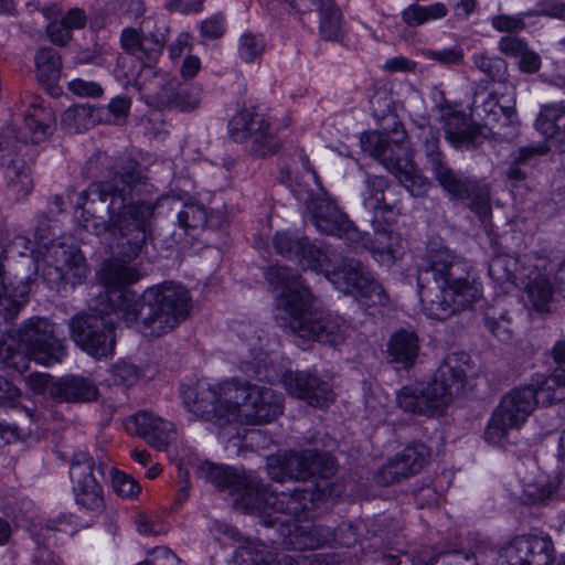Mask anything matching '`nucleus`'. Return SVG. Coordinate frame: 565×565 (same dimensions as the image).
<instances>
[{
	"label": "nucleus",
	"mask_w": 565,
	"mask_h": 565,
	"mask_svg": "<svg viewBox=\"0 0 565 565\" xmlns=\"http://www.w3.org/2000/svg\"><path fill=\"white\" fill-rule=\"evenodd\" d=\"M140 278L141 274L136 266L119 259L103 263L98 279L106 288V295L99 297L93 312L79 313L70 321L71 338L87 354L100 359L114 353L116 337L110 316L128 327L137 321L142 301L127 287Z\"/></svg>",
	"instance_id": "1"
},
{
	"label": "nucleus",
	"mask_w": 565,
	"mask_h": 565,
	"mask_svg": "<svg viewBox=\"0 0 565 565\" xmlns=\"http://www.w3.org/2000/svg\"><path fill=\"white\" fill-rule=\"evenodd\" d=\"M141 179L138 164L128 161L120 170L113 172L110 180L94 182L82 191L77 201V205L84 209L89 201L104 203L109 199V223L99 222L98 217L92 216L84 226L96 235L109 233L115 247L127 258L139 255L154 211V205L150 202L130 201L132 191L141 183Z\"/></svg>",
	"instance_id": "2"
},
{
	"label": "nucleus",
	"mask_w": 565,
	"mask_h": 565,
	"mask_svg": "<svg viewBox=\"0 0 565 565\" xmlns=\"http://www.w3.org/2000/svg\"><path fill=\"white\" fill-rule=\"evenodd\" d=\"M268 282L281 288L276 299V320L303 340L338 345L347 337L349 327L344 320L313 308L315 297L300 275L286 266H273L266 273Z\"/></svg>",
	"instance_id": "3"
},
{
	"label": "nucleus",
	"mask_w": 565,
	"mask_h": 565,
	"mask_svg": "<svg viewBox=\"0 0 565 565\" xmlns=\"http://www.w3.org/2000/svg\"><path fill=\"white\" fill-rule=\"evenodd\" d=\"M181 394L184 407L215 426L241 454L236 439L247 431V381L237 376L215 382L198 381Z\"/></svg>",
	"instance_id": "4"
},
{
	"label": "nucleus",
	"mask_w": 565,
	"mask_h": 565,
	"mask_svg": "<svg viewBox=\"0 0 565 565\" xmlns=\"http://www.w3.org/2000/svg\"><path fill=\"white\" fill-rule=\"evenodd\" d=\"M427 269L434 275L435 287L418 286L425 313L445 320L470 308L481 296V286L470 276V266L448 248L431 250L426 257Z\"/></svg>",
	"instance_id": "5"
},
{
	"label": "nucleus",
	"mask_w": 565,
	"mask_h": 565,
	"mask_svg": "<svg viewBox=\"0 0 565 565\" xmlns=\"http://www.w3.org/2000/svg\"><path fill=\"white\" fill-rule=\"evenodd\" d=\"M472 372L471 358L466 352L446 355L426 385H407L397 393V405L407 413L434 417L443 415L455 397L460 396Z\"/></svg>",
	"instance_id": "6"
},
{
	"label": "nucleus",
	"mask_w": 565,
	"mask_h": 565,
	"mask_svg": "<svg viewBox=\"0 0 565 565\" xmlns=\"http://www.w3.org/2000/svg\"><path fill=\"white\" fill-rule=\"evenodd\" d=\"M149 315L138 326L146 338L162 337L184 321L191 310V297L182 285L166 281L149 287L143 292Z\"/></svg>",
	"instance_id": "7"
},
{
	"label": "nucleus",
	"mask_w": 565,
	"mask_h": 565,
	"mask_svg": "<svg viewBox=\"0 0 565 565\" xmlns=\"http://www.w3.org/2000/svg\"><path fill=\"white\" fill-rule=\"evenodd\" d=\"M478 93L471 105V117L498 141H511L519 134L520 121L515 109V87Z\"/></svg>",
	"instance_id": "8"
},
{
	"label": "nucleus",
	"mask_w": 565,
	"mask_h": 565,
	"mask_svg": "<svg viewBox=\"0 0 565 565\" xmlns=\"http://www.w3.org/2000/svg\"><path fill=\"white\" fill-rule=\"evenodd\" d=\"M535 406V394L531 386L515 388L505 394L486 427V441L502 444L511 430L523 426Z\"/></svg>",
	"instance_id": "9"
},
{
	"label": "nucleus",
	"mask_w": 565,
	"mask_h": 565,
	"mask_svg": "<svg viewBox=\"0 0 565 565\" xmlns=\"http://www.w3.org/2000/svg\"><path fill=\"white\" fill-rule=\"evenodd\" d=\"M327 279L340 291L352 295L363 305L386 306L388 296L360 260L345 258L333 270H327Z\"/></svg>",
	"instance_id": "10"
},
{
	"label": "nucleus",
	"mask_w": 565,
	"mask_h": 565,
	"mask_svg": "<svg viewBox=\"0 0 565 565\" xmlns=\"http://www.w3.org/2000/svg\"><path fill=\"white\" fill-rule=\"evenodd\" d=\"M20 347L30 360L49 366L66 355L64 340L56 335L55 326L45 318L32 317L19 330Z\"/></svg>",
	"instance_id": "11"
},
{
	"label": "nucleus",
	"mask_w": 565,
	"mask_h": 565,
	"mask_svg": "<svg viewBox=\"0 0 565 565\" xmlns=\"http://www.w3.org/2000/svg\"><path fill=\"white\" fill-rule=\"evenodd\" d=\"M423 145L420 151L426 158L428 168L440 186L454 199L467 200L478 188L473 180L457 174L447 163L440 149L437 130L427 128L422 131Z\"/></svg>",
	"instance_id": "12"
},
{
	"label": "nucleus",
	"mask_w": 565,
	"mask_h": 565,
	"mask_svg": "<svg viewBox=\"0 0 565 565\" xmlns=\"http://www.w3.org/2000/svg\"><path fill=\"white\" fill-rule=\"evenodd\" d=\"M306 210L311 224L320 234L335 236L350 245L365 238L349 216L327 194L310 198Z\"/></svg>",
	"instance_id": "13"
},
{
	"label": "nucleus",
	"mask_w": 565,
	"mask_h": 565,
	"mask_svg": "<svg viewBox=\"0 0 565 565\" xmlns=\"http://www.w3.org/2000/svg\"><path fill=\"white\" fill-rule=\"evenodd\" d=\"M94 458L83 451L75 452L70 463V479L76 504L88 512L100 513L105 501L95 475Z\"/></svg>",
	"instance_id": "14"
},
{
	"label": "nucleus",
	"mask_w": 565,
	"mask_h": 565,
	"mask_svg": "<svg viewBox=\"0 0 565 565\" xmlns=\"http://www.w3.org/2000/svg\"><path fill=\"white\" fill-rule=\"evenodd\" d=\"M555 548L548 535H519L500 551L497 565H553Z\"/></svg>",
	"instance_id": "15"
},
{
	"label": "nucleus",
	"mask_w": 565,
	"mask_h": 565,
	"mask_svg": "<svg viewBox=\"0 0 565 565\" xmlns=\"http://www.w3.org/2000/svg\"><path fill=\"white\" fill-rule=\"evenodd\" d=\"M361 146L394 177L409 173L413 160L406 142L388 139L379 131H371L362 135Z\"/></svg>",
	"instance_id": "16"
},
{
	"label": "nucleus",
	"mask_w": 565,
	"mask_h": 565,
	"mask_svg": "<svg viewBox=\"0 0 565 565\" xmlns=\"http://www.w3.org/2000/svg\"><path fill=\"white\" fill-rule=\"evenodd\" d=\"M200 473L203 479L227 495L236 511L247 513V477L243 467L204 462L200 466Z\"/></svg>",
	"instance_id": "17"
},
{
	"label": "nucleus",
	"mask_w": 565,
	"mask_h": 565,
	"mask_svg": "<svg viewBox=\"0 0 565 565\" xmlns=\"http://www.w3.org/2000/svg\"><path fill=\"white\" fill-rule=\"evenodd\" d=\"M282 382L286 391L294 397L306 402L311 407L324 408L334 401L331 384L316 373L297 371L287 372Z\"/></svg>",
	"instance_id": "18"
},
{
	"label": "nucleus",
	"mask_w": 565,
	"mask_h": 565,
	"mask_svg": "<svg viewBox=\"0 0 565 565\" xmlns=\"http://www.w3.org/2000/svg\"><path fill=\"white\" fill-rule=\"evenodd\" d=\"M395 196V188H391L386 178L366 175L362 199L364 207L373 213V218L381 217L388 223L399 215L401 200Z\"/></svg>",
	"instance_id": "19"
},
{
	"label": "nucleus",
	"mask_w": 565,
	"mask_h": 565,
	"mask_svg": "<svg viewBox=\"0 0 565 565\" xmlns=\"http://www.w3.org/2000/svg\"><path fill=\"white\" fill-rule=\"evenodd\" d=\"M298 18L315 11L319 14V32L322 39L333 41L341 35V12L333 0H284Z\"/></svg>",
	"instance_id": "20"
},
{
	"label": "nucleus",
	"mask_w": 565,
	"mask_h": 565,
	"mask_svg": "<svg viewBox=\"0 0 565 565\" xmlns=\"http://www.w3.org/2000/svg\"><path fill=\"white\" fill-rule=\"evenodd\" d=\"M44 18L49 21L45 31L49 40L57 46H64L73 39V31L84 29L87 15L81 8H73L62 15V9L49 4L42 9Z\"/></svg>",
	"instance_id": "21"
},
{
	"label": "nucleus",
	"mask_w": 565,
	"mask_h": 565,
	"mask_svg": "<svg viewBox=\"0 0 565 565\" xmlns=\"http://www.w3.org/2000/svg\"><path fill=\"white\" fill-rule=\"evenodd\" d=\"M278 126L273 121L269 109L254 107L249 111V139L252 151L258 157L274 154L279 149V140L276 137Z\"/></svg>",
	"instance_id": "22"
},
{
	"label": "nucleus",
	"mask_w": 565,
	"mask_h": 565,
	"mask_svg": "<svg viewBox=\"0 0 565 565\" xmlns=\"http://www.w3.org/2000/svg\"><path fill=\"white\" fill-rule=\"evenodd\" d=\"M55 115L43 100L35 98L24 116L19 138L24 142L39 143L53 132Z\"/></svg>",
	"instance_id": "23"
},
{
	"label": "nucleus",
	"mask_w": 565,
	"mask_h": 565,
	"mask_svg": "<svg viewBox=\"0 0 565 565\" xmlns=\"http://www.w3.org/2000/svg\"><path fill=\"white\" fill-rule=\"evenodd\" d=\"M282 413V396L270 387L249 385V424H268Z\"/></svg>",
	"instance_id": "24"
},
{
	"label": "nucleus",
	"mask_w": 565,
	"mask_h": 565,
	"mask_svg": "<svg viewBox=\"0 0 565 565\" xmlns=\"http://www.w3.org/2000/svg\"><path fill=\"white\" fill-rule=\"evenodd\" d=\"M129 423L134 426L135 433L146 439L148 444L158 450H166L173 425L156 416L151 412L140 411L132 415Z\"/></svg>",
	"instance_id": "25"
},
{
	"label": "nucleus",
	"mask_w": 565,
	"mask_h": 565,
	"mask_svg": "<svg viewBox=\"0 0 565 565\" xmlns=\"http://www.w3.org/2000/svg\"><path fill=\"white\" fill-rule=\"evenodd\" d=\"M50 395L58 402H90L97 398V386L83 376H63L50 386Z\"/></svg>",
	"instance_id": "26"
},
{
	"label": "nucleus",
	"mask_w": 565,
	"mask_h": 565,
	"mask_svg": "<svg viewBox=\"0 0 565 565\" xmlns=\"http://www.w3.org/2000/svg\"><path fill=\"white\" fill-rule=\"evenodd\" d=\"M536 128L565 152V103L543 105L535 121Z\"/></svg>",
	"instance_id": "27"
},
{
	"label": "nucleus",
	"mask_w": 565,
	"mask_h": 565,
	"mask_svg": "<svg viewBox=\"0 0 565 565\" xmlns=\"http://www.w3.org/2000/svg\"><path fill=\"white\" fill-rule=\"evenodd\" d=\"M178 225L185 230H200L204 227L220 228L225 223V215L221 211L207 212L205 206L195 201L185 202L177 215Z\"/></svg>",
	"instance_id": "28"
},
{
	"label": "nucleus",
	"mask_w": 565,
	"mask_h": 565,
	"mask_svg": "<svg viewBox=\"0 0 565 565\" xmlns=\"http://www.w3.org/2000/svg\"><path fill=\"white\" fill-rule=\"evenodd\" d=\"M419 339L415 331L399 329L394 332L386 345L387 358L404 369L412 367L419 353Z\"/></svg>",
	"instance_id": "29"
},
{
	"label": "nucleus",
	"mask_w": 565,
	"mask_h": 565,
	"mask_svg": "<svg viewBox=\"0 0 565 565\" xmlns=\"http://www.w3.org/2000/svg\"><path fill=\"white\" fill-rule=\"evenodd\" d=\"M381 217L372 218L374 235L371 238L370 234L362 233L363 238L361 242L352 243L351 246L359 248L363 247L379 254H386L395 257L402 249V238L393 230L383 226Z\"/></svg>",
	"instance_id": "30"
},
{
	"label": "nucleus",
	"mask_w": 565,
	"mask_h": 565,
	"mask_svg": "<svg viewBox=\"0 0 565 565\" xmlns=\"http://www.w3.org/2000/svg\"><path fill=\"white\" fill-rule=\"evenodd\" d=\"M55 269L58 278L66 284H81L88 274V267L82 253L75 248L60 246L54 250Z\"/></svg>",
	"instance_id": "31"
},
{
	"label": "nucleus",
	"mask_w": 565,
	"mask_h": 565,
	"mask_svg": "<svg viewBox=\"0 0 565 565\" xmlns=\"http://www.w3.org/2000/svg\"><path fill=\"white\" fill-rule=\"evenodd\" d=\"M309 449L301 451H288L268 458V466L279 468L291 479L307 481L310 479Z\"/></svg>",
	"instance_id": "32"
},
{
	"label": "nucleus",
	"mask_w": 565,
	"mask_h": 565,
	"mask_svg": "<svg viewBox=\"0 0 565 565\" xmlns=\"http://www.w3.org/2000/svg\"><path fill=\"white\" fill-rule=\"evenodd\" d=\"M104 108L88 104L74 105L62 115V125L68 132H81L103 122Z\"/></svg>",
	"instance_id": "33"
},
{
	"label": "nucleus",
	"mask_w": 565,
	"mask_h": 565,
	"mask_svg": "<svg viewBox=\"0 0 565 565\" xmlns=\"http://www.w3.org/2000/svg\"><path fill=\"white\" fill-rule=\"evenodd\" d=\"M335 541V532L326 525H297L291 534V544L299 550H315Z\"/></svg>",
	"instance_id": "34"
},
{
	"label": "nucleus",
	"mask_w": 565,
	"mask_h": 565,
	"mask_svg": "<svg viewBox=\"0 0 565 565\" xmlns=\"http://www.w3.org/2000/svg\"><path fill=\"white\" fill-rule=\"evenodd\" d=\"M535 394V404L548 405L565 399V367L557 366L535 386L530 385Z\"/></svg>",
	"instance_id": "35"
},
{
	"label": "nucleus",
	"mask_w": 565,
	"mask_h": 565,
	"mask_svg": "<svg viewBox=\"0 0 565 565\" xmlns=\"http://www.w3.org/2000/svg\"><path fill=\"white\" fill-rule=\"evenodd\" d=\"M140 32L143 34L146 51L151 60H158L163 52L168 33L164 20L156 14L149 15L141 21Z\"/></svg>",
	"instance_id": "36"
},
{
	"label": "nucleus",
	"mask_w": 565,
	"mask_h": 565,
	"mask_svg": "<svg viewBox=\"0 0 565 565\" xmlns=\"http://www.w3.org/2000/svg\"><path fill=\"white\" fill-rule=\"evenodd\" d=\"M249 565H328L326 555H301L298 559L288 554L273 555L271 552L249 551Z\"/></svg>",
	"instance_id": "37"
},
{
	"label": "nucleus",
	"mask_w": 565,
	"mask_h": 565,
	"mask_svg": "<svg viewBox=\"0 0 565 565\" xmlns=\"http://www.w3.org/2000/svg\"><path fill=\"white\" fill-rule=\"evenodd\" d=\"M479 131L478 125H467L465 117L456 113L448 117L445 125V138L455 148L470 147Z\"/></svg>",
	"instance_id": "38"
},
{
	"label": "nucleus",
	"mask_w": 565,
	"mask_h": 565,
	"mask_svg": "<svg viewBox=\"0 0 565 565\" xmlns=\"http://www.w3.org/2000/svg\"><path fill=\"white\" fill-rule=\"evenodd\" d=\"M34 60L35 73L40 83L49 85L60 78L62 62L58 53L54 49H39Z\"/></svg>",
	"instance_id": "39"
},
{
	"label": "nucleus",
	"mask_w": 565,
	"mask_h": 565,
	"mask_svg": "<svg viewBox=\"0 0 565 565\" xmlns=\"http://www.w3.org/2000/svg\"><path fill=\"white\" fill-rule=\"evenodd\" d=\"M4 179L8 188L21 199L26 196L33 186L29 166L22 160H14L4 170Z\"/></svg>",
	"instance_id": "40"
},
{
	"label": "nucleus",
	"mask_w": 565,
	"mask_h": 565,
	"mask_svg": "<svg viewBox=\"0 0 565 565\" xmlns=\"http://www.w3.org/2000/svg\"><path fill=\"white\" fill-rule=\"evenodd\" d=\"M0 294V315L4 319H12L29 301V286L22 281L15 286H3Z\"/></svg>",
	"instance_id": "41"
},
{
	"label": "nucleus",
	"mask_w": 565,
	"mask_h": 565,
	"mask_svg": "<svg viewBox=\"0 0 565 565\" xmlns=\"http://www.w3.org/2000/svg\"><path fill=\"white\" fill-rule=\"evenodd\" d=\"M311 493L306 490L295 489L291 492H280L273 495L269 504L278 511L291 516H299L306 509Z\"/></svg>",
	"instance_id": "42"
},
{
	"label": "nucleus",
	"mask_w": 565,
	"mask_h": 565,
	"mask_svg": "<svg viewBox=\"0 0 565 565\" xmlns=\"http://www.w3.org/2000/svg\"><path fill=\"white\" fill-rule=\"evenodd\" d=\"M525 294L535 310L546 311L553 298V286L545 276L537 275L526 284Z\"/></svg>",
	"instance_id": "43"
},
{
	"label": "nucleus",
	"mask_w": 565,
	"mask_h": 565,
	"mask_svg": "<svg viewBox=\"0 0 565 565\" xmlns=\"http://www.w3.org/2000/svg\"><path fill=\"white\" fill-rule=\"evenodd\" d=\"M202 87L195 84L179 86L170 97V106L181 113L198 109L202 100Z\"/></svg>",
	"instance_id": "44"
},
{
	"label": "nucleus",
	"mask_w": 565,
	"mask_h": 565,
	"mask_svg": "<svg viewBox=\"0 0 565 565\" xmlns=\"http://www.w3.org/2000/svg\"><path fill=\"white\" fill-rule=\"evenodd\" d=\"M120 45L126 53L134 55L146 66H151L158 61L151 60L148 51H146L147 46L145 43L143 34L140 35L139 32L134 28H125L121 31Z\"/></svg>",
	"instance_id": "45"
},
{
	"label": "nucleus",
	"mask_w": 565,
	"mask_h": 565,
	"mask_svg": "<svg viewBox=\"0 0 565 565\" xmlns=\"http://www.w3.org/2000/svg\"><path fill=\"white\" fill-rule=\"evenodd\" d=\"M396 457L403 462L408 476H412L418 473L428 462L430 451L424 444H415L405 447Z\"/></svg>",
	"instance_id": "46"
},
{
	"label": "nucleus",
	"mask_w": 565,
	"mask_h": 565,
	"mask_svg": "<svg viewBox=\"0 0 565 565\" xmlns=\"http://www.w3.org/2000/svg\"><path fill=\"white\" fill-rule=\"evenodd\" d=\"M309 467L311 478H331L337 471L334 458L327 451L309 449Z\"/></svg>",
	"instance_id": "47"
},
{
	"label": "nucleus",
	"mask_w": 565,
	"mask_h": 565,
	"mask_svg": "<svg viewBox=\"0 0 565 565\" xmlns=\"http://www.w3.org/2000/svg\"><path fill=\"white\" fill-rule=\"evenodd\" d=\"M301 253L296 260L305 268H309L316 271H324L327 274V255L313 245L307 237L302 244Z\"/></svg>",
	"instance_id": "48"
},
{
	"label": "nucleus",
	"mask_w": 565,
	"mask_h": 565,
	"mask_svg": "<svg viewBox=\"0 0 565 565\" xmlns=\"http://www.w3.org/2000/svg\"><path fill=\"white\" fill-rule=\"evenodd\" d=\"M472 61L480 72L493 81H502L507 73V62L499 56H490L487 53H478L472 56Z\"/></svg>",
	"instance_id": "49"
},
{
	"label": "nucleus",
	"mask_w": 565,
	"mask_h": 565,
	"mask_svg": "<svg viewBox=\"0 0 565 565\" xmlns=\"http://www.w3.org/2000/svg\"><path fill=\"white\" fill-rule=\"evenodd\" d=\"M109 374L115 384L132 386L142 376V371L128 361L119 360L111 365Z\"/></svg>",
	"instance_id": "50"
},
{
	"label": "nucleus",
	"mask_w": 565,
	"mask_h": 565,
	"mask_svg": "<svg viewBox=\"0 0 565 565\" xmlns=\"http://www.w3.org/2000/svg\"><path fill=\"white\" fill-rule=\"evenodd\" d=\"M306 237H298L290 233H277L274 237L275 250L288 259L296 260L301 253L302 244Z\"/></svg>",
	"instance_id": "51"
},
{
	"label": "nucleus",
	"mask_w": 565,
	"mask_h": 565,
	"mask_svg": "<svg viewBox=\"0 0 565 565\" xmlns=\"http://www.w3.org/2000/svg\"><path fill=\"white\" fill-rule=\"evenodd\" d=\"M111 487L119 497L125 499H135L141 491L136 479L116 469L111 470Z\"/></svg>",
	"instance_id": "52"
},
{
	"label": "nucleus",
	"mask_w": 565,
	"mask_h": 565,
	"mask_svg": "<svg viewBox=\"0 0 565 565\" xmlns=\"http://www.w3.org/2000/svg\"><path fill=\"white\" fill-rule=\"evenodd\" d=\"M408 473L397 457L390 459L375 475L377 484L386 487L408 478Z\"/></svg>",
	"instance_id": "53"
},
{
	"label": "nucleus",
	"mask_w": 565,
	"mask_h": 565,
	"mask_svg": "<svg viewBox=\"0 0 565 565\" xmlns=\"http://www.w3.org/2000/svg\"><path fill=\"white\" fill-rule=\"evenodd\" d=\"M131 106L130 98L126 96H117L110 100L107 107H103V121L108 124H119L126 119Z\"/></svg>",
	"instance_id": "54"
},
{
	"label": "nucleus",
	"mask_w": 565,
	"mask_h": 565,
	"mask_svg": "<svg viewBox=\"0 0 565 565\" xmlns=\"http://www.w3.org/2000/svg\"><path fill=\"white\" fill-rule=\"evenodd\" d=\"M515 263L507 257L498 256L491 259L488 268L489 276L499 284L514 281L515 275L511 266Z\"/></svg>",
	"instance_id": "55"
},
{
	"label": "nucleus",
	"mask_w": 565,
	"mask_h": 565,
	"mask_svg": "<svg viewBox=\"0 0 565 565\" xmlns=\"http://www.w3.org/2000/svg\"><path fill=\"white\" fill-rule=\"evenodd\" d=\"M395 178L413 196H423L427 191L428 181L427 179L417 174L414 162H412V169L409 170V173L396 174Z\"/></svg>",
	"instance_id": "56"
},
{
	"label": "nucleus",
	"mask_w": 565,
	"mask_h": 565,
	"mask_svg": "<svg viewBox=\"0 0 565 565\" xmlns=\"http://www.w3.org/2000/svg\"><path fill=\"white\" fill-rule=\"evenodd\" d=\"M136 526L142 535H162L168 531V525L161 519L149 514L137 516Z\"/></svg>",
	"instance_id": "57"
},
{
	"label": "nucleus",
	"mask_w": 565,
	"mask_h": 565,
	"mask_svg": "<svg viewBox=\"0 0 565 565\" xmlns=\"http://www.w3.org/2000/svg\"><path fill=\"white\" fill-rule=\"evenodd\" d=\"M204 0H166L163 9L170 13L196 14L202 12Z\"/></svg>",
	"instance_id": "58"
},
{
	"label": "nucleus",
	"mask_w": 565,
	"mask_h": 565,
	"mask_svg": "<svg viewBox=\"0 0 565 565\" xmlns=\"http://www.w3.org/2000/svg\"><path fill=\"white\" fill-rule=\"evenodd\" d=\"M68 89L79 97H100L103 95L102 86L94 81L75 78L68 83Z\"/></svg>",
	"instance_id": "59"
},
{
	"label": "nucleus",
	"mask_w": 565,
	"mask_h": 565,
	"mask_svg": "<svg viewBox=\"0 0 565 565\" xmlns=\"http://www.w3.org/2000/svg\"><path fill=\"white\" fill-rule=\"evenodd\" d=\"M201 35L207 40H215L221 38L225 32V21L222 14H214L200 25Z\"/></svg>",
	"instance_id": "60"
},
{
	"label": "nucleus",
	"mask_w": 565,
	"mask_h": 565,
	"mask_svg": "<svg viewBox=\"0 0 565 565\" xmlns=\"http://www.w3.org/2000/svg\"><path fill=\"white\" fill-rule=\"evenodd\" d=\"M228 135L235 142L247 140V114L245 110L238 111L228 122Z\"/></svg>",
	"instance_id": "61"
},
{
	"label": "nucleus",
	"mask_w": 565,
	"mask_h": 565,
	"mask_svg": "<svg viewBox=\"0 0 565 565\" xmlns=\"http://www.w3.org/2000/svg\"><path fill=\"white\" fill-rule=\"evenodd\" d=\"M426 56L444 65L459 64L463 60V52L458 47L444 49L439 51L429 50Z\"/></svg>",
	"instance_id": "62"
},
{
	"label": "nucleus",
	"mask_w": 565,
	"mask_h": 565,
	"mask_svg": "<svg viewBox=\"0 0 565 565\" xmlns=\"http://www.w3.org/2000/svg\"><path fill=\"white\" fill-rule=\"evenodd\" d=\"M526 49V42L516 36L507 35L499 41L500 52L511 57L519 58Z\"/></svg>",
	"instance_id": "63"
},
{
	"label": "nucleus",
	"mask_w": 565,
	"mask_h": 565,
	"mask_svg": "<svg viewBox=\"0 0 565 565\" xmlns=\"http://www.w3.org/2000/svg\"><path fill=\"white\" fill-rule=\"evenodd\" d=\"M492 26L500 32H516L525 28V23L520 17L500 14L492 18Z\"/></svg>",
	"instance_id": "64"
}]
</instances>
